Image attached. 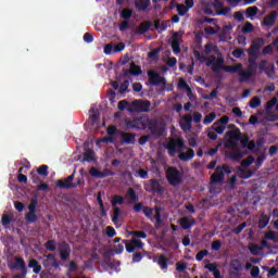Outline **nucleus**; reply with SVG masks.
<instances>
[{"label": "nucleus", "mask_w": 278, "mask_h": 278, "mask_svg": "<svg viewBox=\"0 0 278 278\" xmlns=\"http://www.w3.org/2000/svg\"><path fill=\"white\" fill-rule=\"evenodd\" d=\"M13 270H22L24 275H27V265H25V260L23 257H15V263L11 265Z\"/></svg>", "instance_id": "18"}, {"label": "nucleus", "mask_w": 278, "mask_h": 278, "mask_svg": "<svg viewBox=\"0 0 278 278\" xmlns=\"http://www.w3.org/2000/svg\"><path fill=\"white\" fill-rule=\"evenodd\" d=\"M165 177L167 184L173 186V188H177L184 184V174L177 169L175 166H170L165 170Z\"/></svg>", "instance_id": "2"}, {"label": "nucleus", "mask_w": 278, "mask_h": 278, "mask_svg": "<svg viewBox=\"0 0 278 278\" xmlns=\"http://www.w3.org/2000/svg\"><path fill=\"white\" fill-rule=\"evenodd\" d=\"M215 118H216V113L212 112L204 117L203 123L204 125H210L211 123H214Z\"/></svg>", "instance_id": "45"}, {"label": "nucleus", "mask_w": 278, "mask_h": 278, "mask_svg": "<svg viewBox=\"0 0 278 278\" xmlns=\"http://www.w3.org/2000/svg\"><path fill=\"white\" fill-rule=\"evenodd\" d=\"M244 157V152L240 150L232 151L230 153V159L233 160L235 162H238L239 160H242Z\"/></svg>", "instance_id": "34"}, {"label": "nucleus", "mask_w": 278, "mask_h": 278, "mask_svg": "<svg viewBox=\"0 0 278 278\" xmlns=\"http://www.w3.org/2000/svg\"><path fill=\"white\" fill-rule=\"evenodd\" d=\"M257 12H260V9L257 7H249L245 10L247 18H250V21H254L255 16H257Z\"/></svg>", "instance_id": "28"}, {"label": "nucleus", "mask_w": 278, "mask_h": 278, "mask_svg": "<svg viewBox=\"0 0 278 278\" xmlns=\"http://www.w3.org/2000/svg\"><path fill=\"white\" fill-rule=\"evenodd\" d=\"M37 173L41 177H49V166L48 165H40L39 168H37Z\"/></svg>", "instance_id": "38"}, {"label": "nucleus", "mask_w": 278, "mask_h": 278, "mask_svg": "<svg viewBox=\"0 0 278 278\" xmlns=\"http://www.w3.org/2000/svg\"><path fill=\"white\" fill-rule=\"evenodd\" d=\"M150 5H151V0L135 1V8L138 10V12H147Z\"/></svg>", "instance_id": "22"}, {"label": "nucleus", "mask_w": 278, "mask_h": 278, "mask_svg": "<svg viewBox=\"0 0 278 278\" xmlns=\"http://www.w3.org/2000/svg\"><path fill=\"white\" fill-rule=\"evenodd\" d=\"M153 262L159 264L161 270H168V257H166V255L160 254L156 256V258L153 260Z\"/></svg>", "instance_id": "21"}, {"label": "nucleus", "mask_w": 278, "mask_h": 278, "mask_svg": "<svg viewBox=\"0 0 278 278\" xmlns=\"http://www.w3.org/2000/svg\"><path fill=\"white\" fill-rule=\"evenodd\" d=\"M83 162H94V150L87 149L84 153Z\"/></svg>", "instance_id": "32"}, {"label": "nucleus", "mask_w": 278, "mask_h": 278, "mask_svg": "<svg viewBox=\"0 0 278 278\" xmlns=\"http://www.w3.org/2000/svg\"><path fill=\"white\" fill-rule=\"evenodd\" d=\"M129 75H134V76L142 75V67H140L139 65H136V63L131 62L130 68L123 70L124 77H127Z\"/></svg>", "instance_id": "17"}, {"label": "nucleus", "mask_w": 278, "mask_h": 278, "mask_svg": "<svg viewBox=\"0 0 278 278\" xmlns=\"http://www.w3.org/2000/svg\"><path fill=\"white\" fill-rule=\"evenodd\" d=\"M228 123H229V116L225 115L214 123V127H216L217 125L227 127Z\"/></svg>", "instance_id": "44"}, {"label": "nucleus", "mask_w": 278, "mask_h": 278, "mask_svg": "<svg viewBox=\"0 0 278 278\" xmlns=\"http://www.w3.org/2000/svg\"><path fill=\"white\" fill-rule=\"evenodd\" d=\"M91 177H97V179H105V177H112V173L109 168H105L103 172L97 169V167H91L89 170Z\"/></svg>", "instance_id": "16"}, {"label": "nucleus", "mask_w": 278, "mask_h": 278, "mask_svg": "<svg viewBox=\"0 0 278 278\" xmlns=\"http://www.w3.org/2000/svg\"><path fill=\"white\" fill-rule=\"evenodd\" d=\"M127 198L129 199L130 203H138V201H140V199L138 198V194H136V190H134V188H128Z\"/></svg>", "instance_id": "30"}, {"label": "nucleus", "mask_w": 278, "mask_h": 278, "mask_svg": "<svg viewBox=\"0 0 278 278\" xmlns=\"http://www.w3.org/2000/svg\"><path fill=\"white\" fill-rule=\"evenodd\" d=\"M249 251L252 255H257L262 252V248L258 244L249 245Z\"/></svg>", "instance_id": "46"}, {"label": "nucleus", "mask_w": 278, "mask_h": 278, "mask_svg": "<svg viewBox=\"0 0 278 278\" xmlns=\"http://www.w3.org/2000/svg\"><path fill=\"white\" fill-rule=\"evenodd\" d=\"M129 105V101L127 100H121L118 103H117V108L121 112H124V110H127V106Z\"/></svg>", "instance_id": "55"}, {"label": "nucleus", "mask_w": 278, "mask_h": 278, "mask_svg": "<svg viewBox=\"0 0 278 278\" xmlns=\"http://www.w3.org/2000/svg\"><path fill=\"white\" fill-rule=\"evenodd\" d=\"M249 105L250 108H252V110H255L256 108H260V105H262V100L260 99V97H254L250 100Z\"/></svg>", "instance_id": "39"}, {"label": "nucleus", "mask_w": 278, "mask_h": 278, "mask_svg": "<svg viewBox=\"0 0 278 278\" xmlns=\"http://www.w3.org/2000/svg\"><path fill=\"white\" fill-rule=\"evenodd\" d=\"M225 136L228 138L230 147H237V142L242 140V132L240 131V128L228 130Z\"/></svg>", "instance_id": "11"}, {"label": "nucleus", "mask_w": 278, "mask_h": 278, "mask_svg": "<svg viewBox=\"0 0 278 278\" xmlns=\"http://www.w3.org/2000/svg\"><path fill=\"white\" fill-rule=\"evenodd\" d=\"M58 251L62 262L71 257V245L66 241L59 242Z\"/></svg>", "instance_id": "14"}, {"label": "nucleus", "mask_w": 278, "mask_h": 278, "mask_svg": "<svg viewBox=\"0 0 278 278\" xmlns=\"http://www.w3.org/2000/svg\"><path fill=\"white\" fill-rule=\"evenodd\" d=\"M245 228H247V223H242L232 230V233H236L237 236H239V233H242V230H244Z\"/></svg>", "instance_id": "58"}, {"label": "nucleus", "mask_w": 278, "mask_h": 278, "mask_svg": "<svg viewBox=\"0 0 278 278\" xmlns=\"http://www.w3.org/2000/svg\"><path fill=\"white\" fill-rule=\"evenodd\" d=\"M195 224H197V220H194V218L182 217L180 219V226L182 229H190V227H192Z\"/></svg>", "instance_id": "26"}, {"label": "nucleus", "mask_w": 278, "mask_h": 278, "mask_svg": "<svg viewBox=\"0 0 278 278\" xmlns=\"http://www.w3.org/2000/svg\"><path fill=\"white\" fill-rule=\"evenodd\" d=\"M262 45H264V39L258 38L256 40H253L252 45L248 49V55L250 58H255V59L260 58V54L257 53V51L262 49Z\"/></svg>", "instance_id": "12"}, {"label": "nucleus", "mask_w": 278, "mask_h": 278, "mask_svg": "<svg viewBox=\"0 0 278 278\" xmlns=\"http://www.w3.org/2000/svg\"><path fill=\"white\" fill-rule=\"evenodd\" d=\"M122 142L123 144H134L136 142V135L134 132H123Z\"/></svg>", "instance_id": "24"}, {"label": "nucleus", "mask_w": 278, "mask_h": 278, "mask_svg": "<svg viewBox=\"0 0 278 278\" xmlns=\"http://www.w3.org/2000/svg\"><path fill=\"white\" fill-rule=\"evenodd\" d=\"M255 162V157H253V155H250L249 157H248V160H243L242 162H241V166L243 167V168H249V166H251V164H253Z\"/></svg>", "instance_id": "48"}, {"label": "nucleus", "mask_w": 278, "mask_h": 278, "mask_svg": "<svg viewBox=\"0 0 278 278\" xmlns=\"http://www.w3.org/2000/svg\"><path fill=\"white\" fill-rule=\"evenodd\" d=\"M164 180L152 178L148 182H144L143 188L146 192H152L153 194H159L162 197L164 192H166V188H164Z\"/></svg>", "instance_id": "3"}, {"label": "nucleus", "mask_w": 278, "mask_h": 278, "mask_svg": "<svg viewBox=\"0 0 278 278\" xmlns=\"http://www.w3.org/2000/svg\"><path fill=\"white\" fill-rule=\"evenodd\" d=\"M230 268L231 270H236V273H240V270H242V262L238 258L231 260Z\"/></svg>", "instance_id": "31"}, {"label": "nucleus", "mask_w": 278, "mask_h": 278, "mask_svg": "<svg viewBox=\"0 0 278 278\" xmlns=\"http://www.w3.org/2000/svg\"><path fill=\"white\" fill-rule=\"evenodd\" d=\"M74 179H75V170L68 177L56 180L55 186L56 188H61V190H71V188H73Z\"/></svg>", "instance_id": "13"}, {"label": "nucleus", "mask_w": 278, "mask_h": 278, "mask_svg": "<svg viewBox=\"0 0 278 278\" xmlns=\"http://www.w3.org/2000/svg\"><path fill=\"white\" fill-rule=\"evenodd\" d=\"M121 51H125V45L123 42L113 46V53H121Z\"/></svg>", "instance_id": "60"}, {"label": "nucleus", "mask_w": 278, "mask_h": 278, "mask_svg": "<svg viewBox=\"0 0 278 278\" xmlns=\"http://www.w3.org/2000/svg\"><path fill=\"white\" fill-rule=\"evenodd\" d=\"M253 31H255V26L251 22H245L242 27V34H253Z\"/></svg>", "instance_id": "35"}, {"label": "nucleus", "mask_w": 278, "mask_h": 278, "mask_svg": "<svg viewBox=\"0 0 278 278\" xmlns=\"http://www.w3.org/2000/svg\"><path fill=\"white\" fill-rule=\"evenodd\" d=\"M220 247H223V242H220V240H215L211 244L212 251H220Z\"/></svg>", "instance_id": "56"}, {"label": "nucleus", "mask_w": 278, "mask_h": 278, "mask_svg": "<svg viewBox=\"0 0 278 278\" xmlns=\"http://www.w3.org/2000/svg\"><path fill=\"white\" fill-rule=\"evenodd\" d=\"M152 26H153V22L146 21L138 26L136 34L143 36V34H147V31H149V29H151Z\"/></svg>", "instance_id": "23"}, {"label": "nucleus", "mask_w": 278, "mask_h": 278, "mask_svg": "<svg viewBox=\"0 0 278 278\" xmlns=\"http://www.w3.org/2000/svg\"><path fill=\"white\" fill-rule=\"evenodd\" d=\"M89 118L92 127H94V125H99V121L101 119V116L99 115V112H96L91 114Z\"/></svg>", "instance_id": "43"}, {"label": "nucleus", "mask_w": 278, "mask_h": 278, "mask_svg": "<svg viewBox=\"0 0 278 278\" xmlns=\"http://www.w3.org/2000/svg\"><path fill=\"white\" fill-rule=\"evenodd\" d=\"M165 149H167L168 155L170 156L179 153L178 160H181V162H190V160L194 157V150L188 149L187 152H184V150H186V143L181 138L169 139V141L165 146Z\"/></svg>", "instance_id": "1"}, {"label": "nucleus", "mask_w": 278, "mask_h": 278, "mask_svg": "<svg viewBox=\"0 0 278 278\" xmlns=\"http://www.w3.org/2000/svg\"><path fill=\"white\" fill-rule=\"evenodd\" d=\"M132 14H134V11L131 9H123L121 13V17L124 18L125 21H129Z\"/></svg>", "instance_id": "42"}, {"label": "nucleus", "mask_w": 278, "mask_h": 278, "mask_svg": "<svg viewBox=\"0 0 278 278\" xmlns=\"http://www.w3.org/2000/svg\"><path fill=\"white\" fill-rule=\"evenodd\" d=\"M225 64V58H223V54L219 53V56L217 58L216 62L213 64L212 71L213 73H218V71L224 68Z\"/></svg>", "instance_id": "25"}, {"label": "nucleus", "mask_w": 278, "mask_h": 278, "mask_svg": "<svg viewBox=\"0 0 278 278\" xmlns=\"http://www.w3.org/2000/svg\"><path fill=\"white\" fill-rule=\"evenodd\" d=\"M28 268H33L35 275H40V270H42V266L35 258L28 262Z\"/></svg>", "instance_id": "27"}, {"label": "nucleus", "mask_w": 278, "mask_h": 278, "mask_svg": "<svg viewBox=\"0 0 278 278\" xmlns=\"http://www.w3.org/2000/svg\"><path fill=\"white\" fill-rule=\"evenodd\" d=\"M132 109H128V112L147 113L151 112V101L149 100H135L131 103Z\"/></svg>", "instance_id": "5"}, {"label": "nucleus", "mask_w": 278, "mask_h": 278, "mask_svg": "<svg viewBox=\"0 0 278 278\" xmlns=\"http://www.w3.org/2000/svg\"><path fill=\"white\" fill-rule=\"evenodd\" d=\"M248 62H249L248 71L239 73V77L241 78V81H244V79H249L253 77V75H255V72L257 71V59L249 58Z\"/></svg>", "instance_id": "6"}, {"label": "nucleus", "mask_w": 278, "mask_h": 278, "mask_svg": "<svg viewBox=\"0 0 278 278\" xmlns=\"http://www.w3.org/2000/svg\"><path fill=\"white\" fill-rule=\"evenodd\" d=\"M167 27H168V24L166 22H162L161 25H160V20H156L154 22V29H160L159 33L166 31Z\"/></svg>", "instance_id": "40"}, {"label": "nucleus", "mask_w": 278, "mask_h": 278, "mask_svg": "<svg viewBox=\"0 0 278 278\" xmlns=\"http://www.w3.org/2000/svg\"><path fill=\"white\" fill-rule=\"evenodd\" d=\"M211 129H213V131H215L216 134H225V130L227 129V126H223L222 124H218L217 126H213L211 127Z\"/></svg>", "instance_id": "50"}, {"label": "nucleus", "mask_w": 278, "mask_h": 278, "mask_svg": "<svg viewBox=\"0 0 278 278\" xmlns=\"http://www.w3.org/2000/svg\"><path fill=\"white\" fill-rule=\"evenodd\" d=\"M206 255H210V251H207V250H201L200 252L197 253L195 260H197L198 262H203V257H205Z\"/></svg>", "instance_id": "54"}, {"label": "nucleus", "mask_w": 278, "mask_h": 278, "mask_svg": "<svg viewBox=\"0 0 278 278\" xmlns=\"http://www.w3.org/2000/svg\"><path fill=\"white\" fill-rule=\"evenodd\" d=\"M244 53V49L237 48L232 51L233 58L240 59L242 58V54Z\"/></svg>", "instance_id": "64"}, {"label": "nucleus", "mask_w": 278, "mask_h": 278, "mask_svg": "<svg viewBox=\"0 0 278 278\" xmlns=\"http://www.w3.org/2000/svg\"><path fill=\"white\" fill-rule=\"evenodd\" d=\"M46 260L51 262L53 268H60V263H58V258H55V254H47L45 255Z\"/></svg>", "instance_id": "36"}, {"label": "nucleus", "mask_w": 278, "mask_h": 278, "mask_svg": "<svg viewBox=\"0 0 278 278\" xmlns=\"http://www.w3.org/2000/svg\"><path fill=\"white\" fill-rule=\"evenodd\" d=\"M160 51H162V48H156V49H153L152 51H150L148 53V58H150V60H160Z\"/></svg>", "instance_id": "37"}, {"label": "nucleus", "mask_w": 278, "mask_h": 278, "mask_svg": "<svg viewBox=\"0 0 278 278\" xmlns=\"http://www.w3.org/2000/svg\"><path fill=\"white\" fill-rule=\"evenodd\" d=\"M206 270H210V273H215L218 269V266L216 263H208L204 266Z\"/></svg>", "instance_id": "61"}, {"label": "nucleus", "mask_w": 278, "mask_h": 278, "mask_svg": "<svg viewBox=\"0 0 278 278\" xmlns=\"http://www.w3.org/2000/svg\"><path fill=\"white\" fill-rule=\"evenodd\" d=\"M125 92H129V80H124L119 86V94H125Z\"/></svg>", "instance_id": "47"}, {"label": "nucleus", "mask_w": 278, "mask_h": 278, "mask_svg": "<svg viewBox=\"0 0 278 278\" xmlns=\"http://www.w3.org/2000/svg\"><path fill=\"white\" fill-rule=\"evenodd\" d=\"M45 249H47V251H55V240H48L45 244H43Z\"/></svg>", "instance_id": "53"}, {"label": "nucleus", "mask_w": 278, "mask_h": 278, "mask_svg": "<svg viewBox=\"0 0 278 278\" xmlns=\"http://www.w3.org/2000/svg\"><path fill=\"white\" fill-rule=\"evenodd\" d=\"M112 51L114 52V45L108 43L104 46L105 55H112Z\"/></svg>", "instance_id": "63"}, {"label": "nucleus", "mask_w": 278, "mask_h": 278, "mask_svg": "<svg viewBox=\"0 0 278 278\" xmlns=\"http://www.w3.org/2000/svg\"><path fill=\"white\" fill-rule=\"evenodd\" d=\"M148 79L151 86H163V87L166 86V78L161 76L160 73L153 70H150L148 72Z\"/></svg>", "instance_id": "10"}, {"label": "nucleus", "mask_w": 278, "mask_h": 278, "mask_svg": "<svg viewBox=\"0 0 278 278\" xmlns=\"http://www.w3.org/2000/svg\"><path fill=\"white\" fill-rule=\"evenodd\" d=\"M187 268L188 264L181 262L176 263V270H178V273H184Z\"/></svg>", "instance_id": "62"}, {"label": "nucleus", "mask_w": 278, "mask_h": 278, "mask_svg": "<svg viewBox=\"0 0 278 278\" xmlns=\"http://www.w3.org/2000/svg\"><path fill=\"white\" fill-rule=\"evenodd\" d=\"M265 240H271L273 242H278L277 232H275V231L266 232Z\"/></svg>", "instance_id": "51"}, {"label": "nucleus", "mask_w": 278, "mask_h": 278, "mask_svg": "<svg viewBox=\"0 0 278 278\" xmlns=\"http://www.w3.org/2000/svg\"><path fill=\"white\" fill-rule=\"evenodd\" d=\"M176 10L179 16H186V12H188L189 9L184 4H176Z\"/></svg>", "instance_id": "52"}, {"label": "nucleus", "mask_w": 278, "mask_h": 278, "mask_svg": "<svg viewBox=\"0 0 278 278\" xmlns=\"http://www.w3.org/2000/svg\"><path fill=\"white\" fill-rule=\"evenodd\" d=\"M147 126L152 136H155V138H161V136H164V125L157 122V119H148Z\"/></svg>", "instance_id": "8"}, {"label": "nucleus", "mask_w": 278, "mask_h": 278, "mask_svg": "<svg viewBox=\"0 0 278 278\" xmlns=\"http://www.w3.org/2000/svg\"><path fill=\"white\" fill-rule=\"evenodd\" d=\"M37 205H38V197L35 195L30 199V203L28 205V212L25 215L26 222L29 224L38 222V215L36 214Z\"/></svg>", "instance_id": "4"}, {"label": "nucleus", "mask_w": 278, "mask_h": 278, "mask_svg": "<svg viewBox=\"0 0 278 278\" xmlns=\"http://www.w3.org/2000/svg\"><path fill=\"white\" fill-rule=\"evenodd\" d=\"M268 223H270V217H268V215H262L258 220V229H265Z\"/></svg>", "instance_id": "33"}, {"label": "nucleus", "mask_w": 278, "mask_h": 278, "mask_svg": "<svg viewBox=\"0 0 278 278\" xmlns=\"http://www.w3.org/2000/svg\"><path fill=\"white\" fill-rule=\"evenodd\" d=\"M172 49L176 55L178 53H181V42L180 41H172Z\"/></svg>", "instance_id": "49"}, {"label": "nucleus", "mask_w": 278, "mask_h": 278, "mask_svg": "<svg viewBox=\"0 0 278 278\" xmlns=\"http://www.w3.org/2000/svg\"><path fill=\"white\" fill-rule=\"evenodd\" d=\"M131 244L135 247V249H142V247H144V242L136 239V238H132L130 240Z\"/></svg>", "instance_id": "57"}, {"label": "nucleus", "mask_w": 278, "mask_h": 278, "mask_svg": "<svg viewBox=\"0 0 278 278\" xmlns=\"http://www.w3.org/2000/svg\"><path fill=\"white\" fill-rule=\"evenodd\" d=\"M211 181H212V184H220V182L225 181V174L220 169V166H217L215 168V172L211 176Z\"/></svg>", "instance_id": "19"}, {"label": "nucleus", "mask_w": 278, "mask_h": 278, "mask_svg": "<svg viewBox=\"0 0 278 278\" xmlns=\"http://www.w3.org/2000/svg\"><path fill=\"white\" fill-rule=\"evenodd\" d=\"M123 244H125L127 253H134V251H136L134 243H129V241H123Z\"/></svg>", "instance_id": "59"}, {"label": "nucleus", "mask_w": 278, "mask_h": 278, "mask_svg": "<svg viewBox=\"0 0 278 278\" xmlns=\"http://www.w3.org/2000/svg\"><path fill=\"white\" fill-rule=\"evenodd\" d=\"M123 203H125V198L118 194L113 195L111 200V205L113 206V216H112L113 223H118V216L121 215V207L116 205H123Z\"/></svg>", "instance_id": "7"}, {"label": "nucleus", "mask_w": 278, "mask_h": 278, "mask_svg": "<svg viewBox=\"0 0 278 278\" xmlns=\"http://www.w3.org/2000/svg\"><path fill=\"white\" fill-rule=\"evenodd\" d=\"M242 68V64L239 63L237 65H232V66H225L224 70L226 71V73H238V71H241Z\"/></svg>", "instance_id": "41"}, {"label": "nucleus", "mask_w": 278, "mask_h": 278, "mask_svg": "<svg viewBox=\"0 0 278 278\" xmlns=\"http://www.w3.org/2000/svg\"><path fill=\"white\" fill-rule=\"evenodd\" d=\"M149 123V118L147 117H138L132 121H127L126 122V127L127 129H141L144 130L147 129V125Z\"/></svg>", "instance_id": "9"}, {"label": "nucleus", "mask_w": 278, "mask_h": 278, "mask_svg": "<svg viewBox=\"0 0 278 278\" xmlns=\"http://www.w3.org/2000/svg\"><path fill=\"white\" fill-rule=\"evenodd\" d=\"M178 88L180 90H187V97H190L192 94V89L184 78H180V80L178 81Z\"/></svg>", "instance_id": "29"}, {"label": "nucleus", "mask_w": 278, "mask_h": 278, "mask_svg": "<svg viewBox=\"0 0 278 278\" xmlns=\"http://www.w3.org/2000/svg\"><path fill=\"white\" fill-rule=\"evenodd\" d=\"M258 71L260 73H265L267 77H273V75H275V64L268 63V61L263 60L258 64Z\"/></svg>", "instance_id": "15"}, {"label": "nucleus", "mask_w": 278, "mask_h": 278, "mask_svg": "<svg viewBox=\"0 0 278 278\" xmlns=\"http://www.w3.org/2000/svg\"><path fill=\"white\" fill-rule=\"evenodd\" d=\"M180 129H182V131H190L192 129V116L191 115L182 116L181 122H180Z\"/></svg>", "instance_id": "20"}]
</instances>
